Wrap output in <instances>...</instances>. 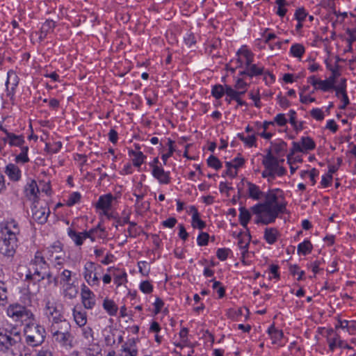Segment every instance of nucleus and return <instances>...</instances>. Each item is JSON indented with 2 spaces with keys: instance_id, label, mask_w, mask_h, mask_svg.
Here are the masks:
<instances>
[{
  "instance_id": "obj_14",
  "label": "nucleus",
  "mask_w": 356,
  "mask_h": 356,
  "mask_svg": "<svg viewBox=\"0 0 356 356\" xmlns=\"http://www.w3.org/2000/svg\"><path fill=\"white\" fill-rule=\"evenodd\" d=\"M0 130L5 134L2 138L4 143H8L10 147H17L22 148L26 146L24 136L23 135H17L13 132L8 131L2 125H0Z\"/></svg>"
},
{
  "instance_id": "obj_2",
  "label": "nucleus",
  "mask_w": 356,
  "mask_h": 356,
  "mask_svg": "<svg viewBox=\"0 0 356 356\" xmlns=\"http://www.w3.org/2000/svg\"><path fill=\"white\" fill-rule=\"evenodd\" d=\"M0 346L9 351L12 356H22L25 346L22 334L16 330H6L0 327Z\"/></svg>"
},
{
  "instance_id": "obj_23",
  "label": "nucleus",
  "mask_w": 356,
  "mask_h": 356,
  "mask_svg": "<svg viewBox=\"0 0 356 356\" xmlns=\"http://www.w3.org/2000/svg\"><path fill=\"white\" fill-rule=\"evenodd\" d=\"M5 173L13 181H18L22 177V171L15 163H8L6 166Z\"/></svg>"
},
{
  "instance_id": "obj_26",
  "label": "nucleus",
  "mask_w": 356,
  "mask_h": 356,
  "mask_svg": "<svg viewBox=\"0 0 356 356\" xmlns=\"http://www.w3.org/2000/svg\"><path fill=\"white\" fill-rule=\"evenodd\" d=\"M73 316L74 319L79 327L84 326L87 323V315L86 312H84L80 307H75L73 309Z\"/></svg>"
},
{
  "instance_id": "obj_16",
  "label": "nucleus",
  "mask_w": 356,
  "mask_h": 356,
  "mask_svg": "<svg viewBox=\"0 0 356 356\" xmlns=\"http://www.w3.org/2000/svg\"><path fill=\"white\" fill-rule=\"evenodd\" d=\"M344 340L337 331L329 329L327 331V342L329 350L333 352L336 348H341Z\"/></svg>"
},
{
  "instance_id": "obj_24",
  "label": "nucleus",
  "mask_w": 356,
  "mask_h": 356,
  "mask_svg": "<svg viewBox=\"0 0 356 356\" xmlns=\"http://www.w3.org/2000/svg\"><path fill=\"white\" fill-rule=\"evenodd\" d=\"M62 293L64 298L72 300L76 297L79 289L74 282L67 283L61 284Z\"/></svg>"
},
{
  "instance_id": "obj_59",
  "label": "nucleus",
  "mask_w": 356,
  "mask_h": 356,
  "mask_svg": "<svg viewBox=\"0 0 356 356\" xmlns=\"http://www.w3.org/2000/svg\"><path fill=\"white\" fill-rule=\"evenodd\" d=\"M225 167L227 168L225 172L227 175L232 178H234L237 175L238 171L231 165V162H225Z\"/></svg>"
},
{
  "instance_id": "obj_53",
  "label": "nucleus",
  "mask_w": 356,
  "mask_h": 356,
  "mask_svg": "<svg viewBox=\"0 0 356 356\" xmlns=\"http://www.w3.org/2000/svg\"><path fill=\"white\" fill-rule=\"evenodd\" d=\"M55 22L53 20H47L41 27L42 32L44 33H49L53 31L55 28Z\"/></svg>"
},
{
  "instance_id": "obj_58",
  "label": "nucleus",
  "mask_w": 356,
  "mask_h": 356,
  "mask_svg": "<svg viewBox=\"0 0 356 356\" xmlns=\"http://www.w3.org/2000/svg\"><path fill=\"white\" fill-rule=\"evenodd\" d=\"M275 122L277 125H279L280 127H283V126H285L286 124L287 119L286 118L284 114L280 113V114H277L274 118V122Z\"/></svg>"
},
{
  "instance_id": "obj_54",
  "label": "nucleus",
  "mask_w": 356,
  "mask_h": 356,
  "mask_svg": "<svg viewBox=\"0 0 356 356\" xmlns=\"http://www.w3.org/2000/svg\"><path fill=\"white\" fill-rule=\"evenodd\" d=\"M129 227L127 229L129 236L135 238L140 234V229L136 227V223L134 222H129Z\"/></svg>"
},
{
  "instance_id": "obj_8",
  "label": "nucleus",
  "mask_w": 356,
  "mask_h": 356,
  "mask_svg": "<svg viewBox=\"0 0 356 356\" xmlns=\"http://www.w3.org/2000/svg\"><path fill=\"white\" fill-rule=\"evenodd\" d=\"M6 314L15 321L29 322L34 317L30 309L19 303L10 305L6 309Z\"/></svg>"
},
{
  "instance_id": "obj_6",
  "label": "nucleus",
  "mask_w": 356,
  "mask_h": 356,
  "mask_svg": "<svg viewBox=\"0 0 356 356\" xmlns=\"http://www.w3.org/2000/svg\"><path fill=\"white\" fill-rule=\"evenodd\" d=\"M70 323H65L61 327L54 326L49 328L52 335V340L60 347L70 350L73 347L74 337L70 332Z\"/></svg>"
},
{
  "instance_id": "obj_22",
  "label": "nucleus",
  "mask_w": 356,
  "mask_h": 356,
  "mask_svg": "<svg viewBox=\"0 0 356 356\" xmlns=\"http://www.w3.org/2000/svg\"><path fill=\"white\" fill-rule=\"evenodd\" d=\"M152 175L161 184H168L170 182V172H165L163 168L158 165L153 167Z\"/></svg>"
},
{
  "instance_id": "obj_18",
  "label": "nucleus",
  "mask_w": 356,
  "mask_h": 356,
  "mask_svg": "<svg viewBox=\"0 0 356 356\" xmlns=\"http://www.w3.org/2000/svg\"><path fill=\"white\" fill-rule=\"evenodd\" d=\"M236 55L238 56L237 63H238V67H241L243 64L246 66V65L253 62L254 54L246 46H242L238 50Z\"/></svg>"
},
{
  "instance_id": "obj_56",
  "label": "nucleus",
  "mask_w": 356,
  "mask_h": 356,
  "mask_svg": "<svg viewBox=\"0 0 356 356\" xmlns=\"http://www.w3.org/2000/svg\"><path fill=\"white\" fill-rule=\"evenodd\" d=\"M140 289L145 293H150L153 291V286L149 281H143L140 284Z\"/></svg>"
},
{
  "instance_id": "obj_39",
  "label": "nucleus",
  "mask_w": 356,
  "mask_h": 356,
  "mask_svg": "<svg viewBox=\"0 0 356 356\" xmlns=\"http://www.w3.org/2000/svg\"><path fill=\"white\" fill-rule=\"evenodd\" d=\"M226 93V85L225 86L217 84L213 86L211 90V95L213 97L219 99Z\"/></svg>"
},
{
  "instance_id": "obj_64",
  "label": "nucleus",
  "mask_w": 356,
  "mask_h": 356,
  "mask_svg": "<svg viewBox=\"0 0 356 356\" xmlns=\"http://www.w3.org/2000/svg\"><path fill=\"white\" fill-rule=\"evenodd\" d=\"M307 15L304 8H298L295 13V17L298 21H304Z\"/></svg>"
},
{
  "instance_id": "obj_5",
  "label": "nucleus",
  "mask_w": 356,
  "mask_h": 356,
  "mask_svg": "<svg viewBox=\"0 0 356 356\" xmlns=\"http://www.w3.org/2000/svg\"><path fill=\"white\" fill-rule=\"evenodd\" d=\"M49 265L41 252H36L34 258L31 261L29 273L26 275V280H42L45 278Z\"/></svg>"
},
{
  "instance_id": "obj_40",
  "label": "nucleus",
  "mask_w": 356,
  "mask_h": 356,
  "mask_svg": "<svg viewBox=\"0 0 356 356\" xmlns=\"http://www.w3.org/2000/svg\"><path fill=\"white\" fill-rule=\"evenodd\" d=\"M268 334L273 343H278L283 337V332L281 330L275 329L274 326H271L268 329Z\"/></svg>"
},
{
  "instance_id": "obj_30",
  "label": "nucleus",
  "mask_w": 356,
  "mask_h": 356,
  "mask_svg": "<svg viewBox=\"0 0 356 356\" xmlns=\"http://www.w3.org/2000/svg\"><path fill=\"white\" fill-rule=\"evenodd\" d=\"M245 90L243 91H237L233 89L230 86L226 85V93L227 95L225 98V101L228 104H231L232 100L236 99L237 96H241L244 95Z\"/></svg>"
},
{
  "instance_id": "obj_28",
  "label": "nucleus",
  "mask_w": 356,
  "mask_h": 356,
  "mask_svg": "<svg viewBox=\"0 0 356 356\" xmlns=\"http://www.w3.org/2000/svg\"><path fill=\"white\" fill-rule=\"evenodd\" d=\"M67 234L70 238L74 242L76 245L80 246L83 244V241L86 239L83 232H76L75 230L69 228Z\"/></svg>"
},
{
  "instance_id": "obj_51",
  "label": "nucleus",
  "mask_w": 356,
  "mask_h": 356,
  "mask_svg": "<svg viewBox=\"0 0 356 356\" xmlns=\"http://www.w3.org/2000/svg\"><path fill=\"white\" fill-rule=\"evenodd\" d=\"M334 86L328 81L327 79L318 81V86L316 90H321L327 92L332 89Z\"/></svg>"
},
{
  "instance_id": "obj_21",
  "label": "nucleus",
  "mask_w": 356,
  "mask_h": 356,
  "mask_svg": "<svg viewBox=\"0 0 356 356\" xmlns=\"http://www.w3.org/2000/svg\"><path fill=\"white\" fill-rule=\"evenodd\" d=\"M106 270L108 273H111L113 275L114 283L117 287L120 286L127 282V275L124 270L113 266L108 268Z\"/></svg>"
},
{
  "instance_id": "obj_25",
  "label": "nucleus",
  "mask_w": 356,
  "mask_h": 356,
  "mask_svg": "<svg viewBox=\"0 0 356 356\" xmlns=\"http://www.w3.org/2000/svg\"><path fill=\"white\" fill-rule=\"evenodd\" d=\"M247 185V193L249 197L257 201L261 200L264 198L266 193L262 192L258 186L251 182H248Z\"/></svg>"
},
{
  "instance_id": "obj_43",
  "label": "nucleus",
  "mask_w": 356,
  "mask_h": 356,
  "mask_svg": "<svg viewBox=\"0 0 356 356\" xmlns=\"http://www.w3.org/2000/svg\"><path fill=\"white\" fill-rule=\"evenodd\" d=\"M238 138L249 147L256 145V137L254 134L245 137L243 134H238Z\"/></svg>"
},
{
  "instance_id": "obj_1",
  "label": "nucleus",
  "mask_w": 356,
  "mask_h": 356,
  "mask_svg": "<svg viewBox=\"0 0 356 356\" xmlns=\"http://www.w3.org/2000/svg\"><path fill=\"white\" fill-rule=\"evenodd\" d=\"M264 201L254 205L252 212L257 216V224L268 225L275 221L281 213L286 212L287 202L284 192L279 188L269 190L264 196Z\"/></svg>"
},
{
  "instance_id": "obj_46",
  "label": "nucleus",
  "mask_w": 356,
  "mask_h": 356,
  "mask_svg": "<svg viewBox=\"0 0 356 356\" xmlns=\"http://www.w3.org/2000/svg\"><path fill=\"white\" fill-rule=\"evenodd\" d=\"M207 165L218 170L222 168V163L220 160L215 156L211 155L207 159Z\"/></svg>"
},
{
  "instance_id": "obj_32",
  "label": "nucleus",
  "mask_w": 356,
  "mask_h": 356,
  "mask_svg": "<svg viewBox=\"0 0 356 356\" xmlns=\"http://www.w3.org/2000/svg\"><path fill=\"white\" fill-rule=\"evenodd\" d=\"M278 236V231L275 228H266L264 232V238L269 244L276 242Z\"/></svg>"
},
{
  "instance_id": "obj_12",
  "label": "nucleus",
  "mask_w": 356,
  "mask_h": 356,
  "mask_svg": "<svg viewBox=\"0 0 356 356\" xmlns=\"http://www.w3.org/2000/svg\"><path fill=\"white\" fill-rule=\"evenodd\" d=\"M31 211L33 218L40 224L46 222L50 213L47 203L40 201L32 204Z\"/></svg>"
},
{
  "instance_id": "obj_41",
  "label": "nucleus",
  "mask_w": 356,
  "mask_h": 356,
  "mask_svg": "<svg viewBox=\"0 0 356 356\" xmlns=\"http://www.w3.org/2000/svg\"><path fill=\"white\" fill-rule=\"evenodd\" d=\"M312 250V245L309 241H304L298 245V254L306 255L311 252Z\"/></svg>"
},
{
  "instance_id": "obj_27",
  "label": "nucleus",
  "mask_w": 356,
  "mask_h": 356,
  "mask_svg": "<svg viewBox=\"0 0 356 356\" xmlns=\"http://www.w3.org/2000/svg\"><path fill=\"white\" fill-rule=\"evenodd\" d=\"M192 214V226L193 228L203 229L206 227L204 221L202 220L200 217V213L195 207L193 206L191 208Z\"/></svg>"
},
{
  "instance_id": "obj_4",
  "label": "nucleus",
  "mask_w": 356,
  "mask_h": 356,
  "mask_svg": "<svg viewBox=\"0 0 356 356\" xmlns=\"http://www.w3.org/2000/svg\"><path fill=\"white\" fill-rule=\"evenodd\" d=\"M284 159H279L270 150L264 156L262 164L265 169L262 172V177L267 178L268 181H273L276 176L282 177L285 175L286 169L280 165Z\"/></svg>"
},
{
  "instance_id": "obj_63",
  "label": "nucleus",
  "mask_w": 356,
  "mask_h": 356,
  "mask_svg": "<svg viewBox=\"0 0 356 356\" xmlns=\"http://www.w3.org/2000/svg\"><path fill=\"white\" fill-rule=\"evenodd\" d=\"M290 273L293 275H298V280H300L304 275V271L300 270L299 267L297 266H291L289 268Z\"/></svg>"
},
{
  "instance_id": "obj_11",
  "label": "nucleus",
  "mask_w": 356,
  "mask_h": 356,
  "mask_svg": "<svg viewBox=\"0 0 356 356\" xmlns=\"http://www.w3.org/2000/svg\"><path fill=\"white\" fill-rule=\"evenodd\" d=\"M65 252L60 243H54L44 250L47 259L55 266H61L65 260Z\"/></svg>"
},
{
  "instance_id": "obj_17",
  "label": "nucleus",
  "mask_w": 356,
  "mask_h": 356,
  "mask_svg": "<svg viewBox=\"0 0 356 356\" xmlns=\"http://www.w3.org/2000/svg\"><path fill=\"white\" fill-rule=\"evenodd\" d=\"M81 302L87 309H92L95 305V295L86 285H83L81 291Z\"/></svg>"
},
{
  "instance_id": "obj_37",
  "label": "nucleus",
  "mask_w": 356,
  "mask_h": 356,
  "mask_svg": "<svg viewBox=\"0 0 356 356\" xmlns=\"http://www.w3.org/2000/svg\"><path fill=\"white\" fill-rule=\"evenodd\" d=\"M273 152L277 156H283L286 151L287 144L284 141L280 140L273 145Z\"/></svg>"
},
{
  "instance_id": "obj_31",
  "label": "nucleus",
  "mask_w": 356,
  "mask_h": 356,
  "mask_svg": "<svg viewBox=\"0 0 356 356\" xmlns=\"http://www.w3.org/2000/svg\"><path fill=\"white\" fill-rule=\"evenodd\" d=\"M129 155L134 157L132 159L133 165L137 168H140L146 159V156L140 151L136 152L131 150L129 151Z\"/></svg>"
},
{
  "instance_id": "obj_7",
  "label": "nucleus",
  "mask_w": 356,
  "mask_h": 356,
  "mask_svg": "<svg viewBox=\"0 0 356 356\" xmlns=\"http://www.w3.org/2000/svg\"><path fill=\"white\" fill-rule=\"evenodd\" d=\"M26 343L31 346H37L40 345L44 340L45 330L39 325L27 324L24 329Z\"/></svg>"
},
{
  "instance_id": "obj_60",
  "label": "nucleus",
  "mask_w": 356,
  "mask_h": 356,
  "mask_svg": "<svg viewBox=\"0 0 356 356\" xmlns=\"http://www.w3.org/2000/svg\"><path fill=\"white\" fill-rule=\"evenodd\" d=\"M231 162V165L238 171V169L243 165L245 159L241 156H237Z\"/></svg>"
},
{
  "instance_id": "obj_36",
  "label": "nucleus",
  "mask_w": 356,
  "mask_h": 356,
  "mask_svg": "<svg viewBox=\"0 0 356 356\" xmlns=\"http://www.w3.org/2000/svg\"><path fill=\"white\" fill-rule=\"evenodd\" d=\"M240 213H239V220L241 225L244 227H247V225L248 222L250 220L251 215L248 210L246 209L241 207L239 209Z\"/></svg>"
},
{
  "instance_id": "obj_3",
  "label": "nucleus",
  "mask_w": 356,
  "mask_h": 356,
  "mask_svg": "<svg viewBox=\"0 0 356 356\" xmlns=\"http://www.w3.org/2000/svg\"><path fill=\"white\" fill-rule=\"evenodd\" d=\"M19 233L17 225L15 223H10L9 227L5 229L2 237L0 240V253L8 257H12L15 255L18 247V240L17 235Z\"/></svg>"
},
{
  "instance_id": "obj_20",
  "label": "nucleus",
  "mask_w": 356,
  "mask_h": 356,
  "mask_svg": "<svg viewBox=\"0 0 356 356\" xmlns=\"http://www.w3.org/2000/svg\"><path fill=\"white\" fill-rule=\"evenodd\" d=\"M18 83L19 77L16 72L13 70L8 71L7 74V80L6 82V93L8 97H13Z\"/></svg>"
},
{
  "instance_id": "obj_47",
  "label": "nucleus",
  "mask_w": 356,
  "mask_h": 356,
  "mask_svg": "<svg viewBox=\"0 0 356 356\" xmlns=\"http://www.w3.org/2000/svg\"><path fill=\"white\" fill-rule=\"evenodd\" d=\"M81 194L79 192H73L69 195L66 202V204L69 207H72L75 204L78 203L81 200Z\"/></svg>"
},
{
  "instance_id": "obj_38",
  "label": "nucleus",
  "mask_w": 356,
  "mask_h": 356,
  "mask_svg": "<svg viewBox=\"0 0 356 356\" xmlns=\"http://www.w3.org/2000/svg\"><path fill=\"white\" fill-rule=\"evenodd\" d=\"M305 49L301 44H294L291 47L290 53L293 57L301 58L305 54Z\"/></svg>"
},
{
  "instance_id": "obj_10",
  "label": "nucleus",
  "mask_w": 356,
  "mask_h": 356,
  "mask_svg": "<svg viewBox=\"0 0 356 356\" xmlns=\"http://www.w3.org/2000/svg\"><path fill=\"white\" fill-rule=\"evenodd\" d=\"M102 270L103 268L100 265L92 261H87L84 264L82 275L90 286H99V275Z\"/></svg>"
},
{
  "instance_id": "obj_33",
  "label": "nucleus",
  "mask_w": 356,
  "mask_h": 356,
  "mask_svg": "<svg viewBox=\"0 0 356 356\" xmlns=\"http://www.w3.org/2000/svg\"><path fill=\"white\" fill-rule=\"evenodd\" d=\"M29 147L27 145L20 148L21 152L15 158L16 163L25 164L29 162L30 159L28 156Z\"/></svg>"
},
{
  "instance_id": "obj_44",
  "label": "nucleus",
  "mask_w": 356,
  "mask_h": 356,
  "mask_svg": "<svg viewBox=\"0 0 356 356\" xmlns=\"http://www.w3.org/2000/svg\"><path fill=\"white\" fill-rule=\"evenodd\" d=\"M329 70L331 71L332 74L327 79L334 87L337 79L339 77V76L341 75L340 72L339 70V67L338 65H336L334 67H329Z\"/></svg>"
},
{
  "instance_id": "obj_55",
  "label": "nucleus",
  "mask_w": 356,
  "mask_h": 356,
  "mask_svg": "<svg viewBox=\"0 0 356 356\" xmlns=\"http://www.w3.org/2000/svg\"><path fill=\"white\" fill-rule=\"evenodd\" d=\"M209 239V235L207 232H201L197 238V242L198 245L200 246H204L208 244Z\"/></svg>"
},
{
  "instance_id": "obj_19",
  "label": "nucleus",
  "mask_w": 356,
  "mask_h": 356,
  "mask_svg": "<svg viewBox=\"0 0 356 356\" xmlns=\"http://www.w3.org/2000/svg\"><path fill=\"white\" fill-rule=\"evenodd\" d=\"M24 192L26 197L33 203L40 201L38 195L40 193V189L35 180H31L26 184Z\"/></svg>"
},
{
  "instance_id": "obj_50",
  "label": "nucleus",
  "mask_w": 356,
  "mask_h": 356,
  "mask_svg": "<svg viewBox=\"0 0 356 356\" xmlns=\"http://www.w3.org/2000/svg\"><path fill=\"white\" fill-rule=\"evenodd\" d=\"M8 291L5 283L0 282V305H4L7 302Z\"/></svg>"
},
{
  "instance_id": "obj_62",
  "label": "nucleus",
  "mask_w": 356,
  "mask_h": 356,
  "mask_svg": "<svg viewBox=\"0 0 356 356\" xmlns=\"http://www.w3.org/2000/svg\"><path fill=\"white\" fill-rule=\"evenodd\" d=\"M248 86V84L246 82H245L242 79H237L236 83L234 85V88H236V90L237 91H246V88Z\"/></svg>"
},
{
  "instance_id": "obj_49",
  "label": "nucleus",
  "mask_w": 356,
  "mask_h": 356,
  "mask_svg": "<svg viewBox=\"0 0 356 356\" xmlns=\"http://www.w3.org/2000/svg\"><path fill=\"white\" fill-rule=\"evenodd\" d=\"M173 145H174V141L169 138L168 140V152L165 154H163L161 156V159L165 165L166 164L167 160L172 155V154L175 151Z\"/></svg>"
},
{
  "instance_id": "obj_48",
  "label": "nucleus",
  "mask_w": 356,
  "mask_h": 356,
  "mask_svg": "<svg viewBox=\"0 0 356 356\" xmlns=\"http://www.w3.org/2000/svg\"><path fill=\"white\" fill-rule=\"evenodd\" d=\"M97 232H104V228L98 226L96 228L90 229L88 232H84V234L86 238H90L92 241H95Z\"/></svg>"
},
{
  "instance_id": "obj_29",
  "label": "nucleus",
  "mask_w": 356,
  "mask_h": 356,
  "mask_svg": "<svg viewBox=\"0 0 356 356\" xmlns=\"http://www.w3.org/2000/svg\"><path fill=\"white\" fill-rule=\"evenodd\" d=\"M246 67L248 72V76L253 77L265 73L264 67L253 64L252 63H250L249 65H246Z\"/></svg>"
},
{
  "instance_id": "obj_52",
  "label": "nucleus",
  "mask_w": 356,
  "mask_h": 356,
  "mask_svg": "<svg viewBox=\"0 0 356 356\" xmlns=\"http://www.w3.org/2000/svg\"><path fill=\"white\" fill-rule=\"evenodd\" d=\"M131 214V211H124L122 213V217L117 220L118 225L123 226L125 224H129V222H131L129 220Z\"/></svg>"
},
{
  "instance_id": "obj_9",
  "label": "nucleus",
  "mask_w": 356,
  "mask_h": 356,
  "mask_svg": "<svg viewBox=\"0 0 356 356\" xmlns=\"http://www.w3.org/2000/svg\"><path fill=\"white\" fill-rule=\"evenodd\" d=\"M45 314L51 322L49 328L56 327H61L65 323H69L63 314L60 308L55 302L48 301L45 307Z\"/></svg>"
},
{
  "instance_id": "obj_34",
  "label": "nucleus",
  "mask_w": 356,
  "mask_h": 356,
  "mask_svg": "<svg viewBox=\"0 0 356 356\" xmlns=\"http://www.w3.org/2000/svg\"><path fill=\"white\" fill-rule=\"evenodd\" d=\"M103 307L111 316H115L118 312V306L113 300L105 299L103 302Z\"/></svg>"
},
{
  "instance_id": "obj_61",
  "label": "nucleus",
  "mask_w": 356,
  "mask_h": 356,
  "mask_svg": "<svg viewBox=\"0 0 356 356\" xmlns=\"http://www.w3.org/2000/svg\"><path fill=\"white\" fill-rule=\"evenodd\" d=\"M229 252V249L220 248L217 250L216 256L220 260L225 261L228 257Z\"/></svg>"
},
{
  "instance_id": "obj_57",
  "label": "nucleus",
  "mask_w": 356,
  "mask_h": 356,
  "mask_svg": "<svg viewBox=\"0 0 356 356\" xmlns=\"http://www.w3.org/2000/svg\"><path fill=\"white\" fill-rule=\"evenodd\" d=\"M311 116L316 120L321 121L324 119V113L320 108H314L310 111Z\"/></svg>"
},
{
  "instance_id": "obj_35",
  "label": "nucleus",
  "mask_w": 356,
  "mask_h": 356,
  "mask_svg": "<svg viewBox=\"0 0 356 356\" xmlns=\"http://www.w3.org/2000/svg\"><path fill=\"white\" fill-rule=\"evenodd\" d=\"M238 245L239 248L242 250V254L244 255L245 253L248 251V248L249 245L250 237L246 235H243L241 233L238 236Z\"/></svg>"
},
{
  "instance_id": "obj_13",
  "label": "nucleus",
  "mask_w": 356,
  "mask_h": 356,
  "mask_svg": "<svg viewBox=\"0 0 356 356\" xmlns=\"http://www.w3.org/2000/svg\"><path fill=\"white\" fill-rule=\"evenodd\" d=\"M316 147L315 142L310 137H302L300 142H293L291 153L288 155V160H290V156L295 154L296 152L306 153L309 151L314 149Z\"/></svg>"
},
{
  "instance_id": "obj_42",
  "label": "nucleus",
  "mask_w": 356,
  "mask_h": 356,
  "mask_svg": "<svg viewBox=\"0 0 356 356\" xmlns=\"http://www.w3.org/2000/svg\"><path fill=\"white\" fill-rule=\"evenodd\" d=\"M72 271L67 270V269L63 270L59 275L60 285L67 284V283L74 282L72 281Z\"/></svg>"
},
{
  "instance_id": "obj_15",
  "label": "nucleus",
  "mask_w": 356,
  "mask_h": 356,
  "mask_svg": "<svg viewBox=\"0 0 356 356\" xmlns=\"http://www.w3.org/2000/svg\"><path fill=\"white\" fill-rule=\"evenodd\" d=\"M115 200V197L111 193L101 195L98 201L95 203V207L97 209L101 210L102 214L109 217V211L112 208V204Z\"/></svg>"
},
{
  "instance_id": "obj_45",
  "label": "nucleus",
  "mask_w": 356,
  "mask_h": 356,
  "mask_svg": "<svg viewBox=\"0 0 356 356\" xmlns=\"http://www.w3.org/2000/svg\"><path fill=\"white\" fill-rule=\"evenodd\" d=\"M122 354L121 356H136L138 350L134 347H129L127 343L122 346Z\"/></svg>"
}]
</instances>
